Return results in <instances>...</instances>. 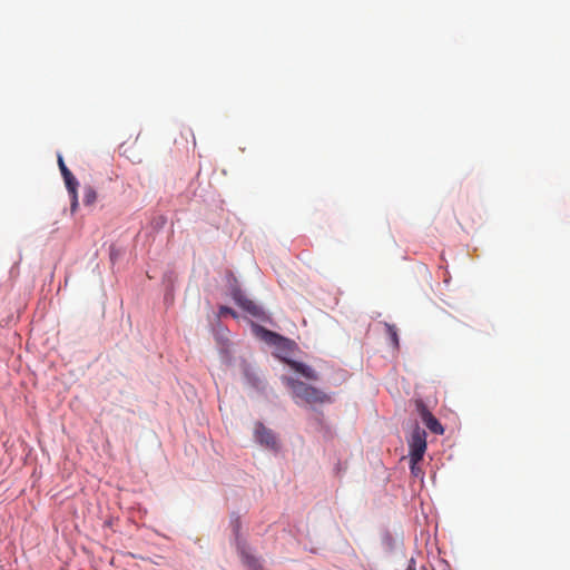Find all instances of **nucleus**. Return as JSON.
Listing matches in <instances>:
<instances>
[{
    "label": "nucleus",
    "instance_id": "obj_8",
    "mask_svg": "<svg viewBox=\"0 0 570 570\" xmlns=\"http://www.w3.org/2000/svg\"><path fill=\"white\" fill-rule=\"evenodd\" d=\"M253 330H254V333L256 334V336H258L259 338H262L263 341H265L269 344H276L281 340V336L278 334H276L272 331H268V330L264 328L263 326L254 325Z\"/></svg>",
    "mask_w": 570,
    "mask_h": 570
},
{
    "label": "nucleus",
    "instance_id": "obj_2",
    "mask_svg": "<svg viewBox=\"0 0 570 570\" xmlns=\"http://www.w3.org/2000/svg\"><path fill=\"white\" fill-rule=\"evenodd\" d=\"M410 449V460L420 462L426 451V432L420 426H415L407 440Z\"/></svg>",
    "mask_w": 570,
    "mask_h": 570
},
{
    "label": "nucleus",
    "instance_id": "obj_12",
    "mask_svg": "<svg viewBox=\"0 0 570 570\" xmlns=\"http://www.w3.org/2000/svg\"><path fill=\"white\" fill-rule=\"evenodd\" d=\"M71 196V212H75L78 207V193L77 188H73V191H68Z\"/></svg>",
    "mask_w": 570,
    "mask_h": 570
},
{
    "label": "nucleus",
    "instance_id": "obj_5",
    "mask_svg": "<svg viewBox=\"0 0 570 570\" xmlns=\"http://www.w3.org/2000/svg\"><path fill=\"white\" fill-rule=\"evenodd\" d=\"M255 439L261 444L269 448V449H276L277 448V441L275 434L272 432V430L267 429L262 423H256L255 426Z\"/></svg>",
    "mask_w": 570,
    "mask_h": 570
},
{
    "label": "nucleus",
    "instance_id": "obj_7",
    "mask_svg": "<svg viewBox=\"0 0 570 570\" xmlns=\"http://www.w3.org/2000/svg\"><path fill=\"white\" fill-rule=\"evenodd\" d=\"M289 366L297 373L302 374L304 377L311 381H317L318 374L311 366L297 362V361H288Z\"/></svg>",
    "mask_w": 570,
    "mask_h": 570
},
{
    "label": "nucleus",
    "instance_id": "obj_1",
    "mask_svg": "<svg viewBox=\"0 0 570 570\" xmlns=\"http://www.w3.org/2000/svg\"><path fill=\"white\" fill-rule=\"evenodd\" d=\"M283 381L292 390L293 397L296 400V403L302 401L306 404L313 405L331 402L330 395H327L325 392L302 381L295 380L293 377H284Z\"/></svg>",
    "mask_w": 570,
    "mask_h": 570
},
{
    "label": "nucleus",
    "instance_id": "obj_10",
    "mask_svg": "<svg viewBox=\"0 0 570 570\" xmlns=\"http://www.w3.org/2000/svg\"><path fill=\"white\" fill-rule=\"evenodd\" d=\"M243 560L250 570H261L258 561L253 556L243 552Z\"/></svg>",
    "mask_w": 570,
    "mask_h": 570
},
{
    "label": "nucleus",
    "instance_id": "obj_13",
    "mask_svg": "<svg viewBox=\"0 0 570 570\" xmlns=\"http://www.w3.org/2000/svg\"><path fill=\"white\" fill-rule=\"evenodd\" d=\"M411 465H410V469H411V473L414 475V476H421L423 474L421 468L417 465L419 462H414V461H411Z\"/></svg>",
    "mask_w": 570,
    "mask_h": 570
},
{
    "label": "nucleus",
    "instance_id": "obj_6",
    "mask_svg": "<svg viewBox=\"0 0 570 570\" xmlns=\"http://www.w3.org/2000/svg\"><path fill=\"white\" fill-rule=\"evenodd\" d=\"M58 165L68 191H73V188L78 187V181L76 177L72 175V173L66 166L61 156H58Z\"/></svg>",
    "mask_w": 570,
    "mask_h": 570
},
{
    "label": "nucleus",
    "instance_id": "obj_9",
    "mask_svg": "<svg viewBox=\"0 0 570 570\" xmlns=\"http://www.w3.org/2000/svg\"><path fill=\"white\" fill-rule=\"evenodd\" d=\"M96 200H97V191L95 190V188L91 186L85 187L83 204L86 206H90V205H94Z\"/></svg>",
    "mask_w": 570,
    "mask_h": 570
},
{
    "label": "nucleus",
    "instance_id": "obj_14",
    "mask_svg": "<svg viewBox=\"0 0 570 570\" xmlns=\"http://www.w3.org/2000/svg\"><path fill=\"white\" fill-rule=\"evenodd\" d=\"M220 314H222V315H232V316H236L235 312H234L230 307H227V306H222V307H220Z\"/></svg>",
    "mask_w": 570,
    "mask_h": 570
},
{
    "label": "nucleus",
    "instance_id": "obj_3",
    "mask_svg": "<svg viewBox=\"0 0 570 570\" xmlns=\"http://www.w3.org/2000/svg\"><path fill=\"white\" fill-rule=\"evenodd\" d=\"M416 409L417 412L423 421V423L426 425V428L435 433V434H443L444 429L442 424L439 422V420L428 410L425 404L422 401L416 402Z\"/></svg>",
    "mask_w": 570,
    "mask_h": 570
},
{
    "label": "nucleus",
    "instance_id": "obj_4",
    "mask_svg": "<svg viewBox=\"0 0 570 570\" xmlns=\"http://www.w3.org/2000/svg\"><path fill=\"white\" fill-rule=\"evenodd\" d=\"M233 298L244 311L248 312L253 316H261L262 308L252 299L247 298L246 295L239 289L233 291Z\"/></svg>",
    "mask_w": 570,
    "mask_h": 570
},
{
    "label": "nucleus",
    "instance_id": "obj_11",
    "mask_svg": "<svg viewBox=\"0 0 570 570\" xmlns=\"http://www.w3.org/2000/svg\"><path fill=\"white\" fill-rule=\"evenodd\" d=\"M386 330H387V334H389L394 347H399V335H397L396 327L394 325L386 324Z\"/></svg>",
    "mask_w": 570,
    "mask_h": 570
}]
</instances>
